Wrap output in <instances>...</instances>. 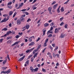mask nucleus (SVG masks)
<instances>
[{
    "label": "nucleus",
    "mask_w": 74,
    "mask_h": 74,
    "mask_svg": "<svg viewBox=\"0 0 74 74\" xmlns=\"http://www.w3.org/2000/svg\"><path fill=\"white\" fill-rule=\"evenodd\" d=\"M25 56L24 55L23 57L20 58L18 60V61L19 62H21V61H22L23 60V59L25 58Z\"/></svg>",
    "instance_id": "1"
},
{
    "label": "nucleus",
    "mask_w": 74,
    "mask_h": 74,
    "mask_svg": "<svg viewBox=\"0 0 74 74\" xmlns=\"http://www.w3.org/2000/svg\"><path fill=\"white\" fill-rule=\"evenodd\" d=\"M23 5V3H21V4L19 5L18 7V8H16V9H19L21 7H22V6Z\"/></svg>",
    "instance_id": "2"
},
{
    "label": "nucleus",
    "mask_w": 74,
    "mask_h": 74,
    "mask_svg": "<svg viewBox=\"0 0 74 74\" xmlns=\"http://www.w3.org/2000/svg\"><path fill=\"white\" fill-rule=\"evenodd\" d=\"M34 44H35V43L34 42H32L29 44V46H32L34 45Z\"/></svg>",
    "instance_id": "3"
},
{
    "label": "nucleus",
    "mask_w": 74,
    "mask_h": 74,
    "mask_svg": "<svg viewBox=\"0 0 74 74\" xmlns=\"http://www.w3.org/2000/svg\"><path fill=\"white\" fill-rule=\"evenodd\" d=\"M58 5V4H56L53 6V8L54 10H55L56 8V7Z\"/></svg>",
    "instance_id": "4"
},
{
    "label": "nucleus",
    "mask_w": 74,
    "mask_h": 74,
    "mask_svg": "<svg viewBox=\"0 0 74 74\" xmlns=\"http://www.w3.org/2000/svg\"><path fill=\"white\" fill-rule=\"evenodd\" d=\"M20 20L21 22H24L25 21V18H23L21 17L20 18Z\"/></svg>",
    "instance_id": "5"
},
{
    "label": "nucleus",
    "mask_w": 74,
    "mask_h": 74,
    "mask_svg": "<svg viewBox=\"0 0 74 74\" xmlns=\"http://www.w3.org/2000/svg\"><path fill=\"white\" fill-rule=\"evenodd\" d=\"M17 25H20L21 23V22L20 20H18L17 21Z\"/></svg>",
    "instance_id": "6"
},
{
    "label": "nucleus",
    "mask_w": 74,
    "mask_h": 74,
    "mask_svg": "<svg viewBox=\"0 0 74 74\" xmlns=\"http://www.w3.org/2000/svg\"><path fill=\"white\" fill-rule=\"evenodd\" d=\"M30 70H31L32 72H34V69H33V67L32 66H31L30 67Z\"/></svg>",
    "instance_id": "7"
},
{
    "label": "nucleus",
    "mask_w": 74,
    "mask_h": 74,
    "mask_svg": "<svg viewBox=\"0 0 74 74\" xmlns=\"http://www.w3.org/2000/svg\"><path fill=\"white\" fill-rule=\"evenodd\" d=\"M60 8V6H59L57 10V12H58V13H59L60 12V10L59 9Z\"/></svg>",
    "instance_id": "8"
},
{
    "label": "nucleus",
    "mask_w": 74,
    "mask_h": 74,
    "mask_svg": "<svg viewBox=\"0 0 74 74\" xmlns=\"http://www.w3.org/2000/svg\"><path fill=\"white\" fill-rule=\"evenodd\" d=\"M7 60L6 59L3 61V66H4V65H5V64L6 63V62H7Z\"/></svg>",
    "instance_id": "9"
},
{
    "label": "nucleus",
    "mask_w": 74,
    "mask_h": 74,
    "mask_svg": "<svg viewBox=\"0 0 74 74\" xmlns=\"http://www.w3.org/2000/svg\"><path fill=\"white\" fill-rule=\"evenodd\" d=\"M18 43H19V42H15V43H14L12 45V47H13V46H14V45H15L16 44H18Z\"/></svg>",
    "instance_id": "10"
},
{
    "label": "nucleus",
    "mask_w": 74,
    "mask_h": 74,
    "mask_svg": "<svg viewBox=\"0 0 74 74\" xmlns=\"http://www.w3.org/2000/svg\"><path fill=\"white\" fill-rule=\"evenodd\" d=\"M51 30L50 29V30H49V31H48L47 32V34H49V33H51V34H52L53 32H51Z\"/></svg>",
    "instance_id": "11"
},
{
    "label": "nucleus",
    "mask_w": 74,
    "mask_h": 74,
    "mask_svg": "<svg viewBox=\"0 0 74 74\" xmlns=\"http://www.w3.org/2000/svg\"><path fill=\"white\" fill-rule=\"evenodd\" d=\"M30 27V25H26L25 27L27 29H29V27Z\"/></svg>",
    "instance_id": "12"
},
{
    "label": "nucleus",
    "mask_w": 74,
    "mask_h": 74,
    "mask_svg": "<svg viewBox=\"0 0 74 74\" xmlns=\"http://www.w3.org/2000/svg\"><path fill=\"white\" fill-rule=\"evenodd\" d=\"M48 10L49 11V12H51V10H52V7H50L48 8Z\"/></svg>",
    "instance_id": "13"
},
{
    "label": "nucleus",
    "mask_w": 74,
    "mask_h": 74,
    "mask_svg": "<svg viewBox=\"0 0 74 74\" xmlns=\"http://www.w3.org/2000/svg\"><path fill=\"white\" fill-rule=\"evenodd\" d=\"M60 11L61 12H64V10L63 7L61 8Z\"/></svg>",
    "instance_id": "14"
},
{
    "label": "nucleus",
    "mask_w": 74,
    "mask_h": 74,
    "mask_svg": "<svg viewBox=\"0 0 74 74\" xmlns=\"http://www.w3.org/2000/svg\"><path fill=\"white\" fill-rule=\"evenodd\" d=\"M11 72V69H9L7 71H6L7 74H9Z\"/></svg>",
    "instance_id": "15"
},
{
    "label": "nucleus",
    "mask_w": 74,
    "mask_h": 74,
    "mask_svg": "<svg viewBox=\"0 0 74 74\" xmlns=\"http://www.w3.org/2000/svg\"><path fill=\"white\" fill-rule=\"evenodd\" d=\"M45 27H47V26H49V23H46L44 24Z\"/></svg>",
    "instance_id": "16"
},
{
    "label": "nucleus",
    "mask_w": 74,
    "mask_h": 74,
    "mask_svg": "<svg viewBox=\"0 0 74 74\" xmlns=\"http://www.w3.org/2000/svg\"><path fill=\"white\" fill-rule=\"evenodd\" d=\"M65 36V35L64 34H62L60 37V38H64Z\"/></svg>",
    "instance_id": "17"
},
{
    "label": "nucleus",
    "mask_w": 74,
    "mask_h": 74,
    "mask_svg": "<svg viewBox=\"0 0 74 74\" xmlns=\"http://www.w3.org/2000/svg\"><path fill=\"white\" fill-rule=\"evenodd\" d=\"M16 15V12L13 15V18H14V17L15 16V15Z\"/></svg>",
    "instance_id": "18"
},
{
    "label": "nucleus",
    "mask_w": 74,
    "mask_h": 74,
    "mask_svg": "<svg viewBox=\"0 0 74 74\" xmlns=\"http://www.w3.org/2000/svg\"><path fill=\"white\" fill-rule=\"evenodd\" d=\"M52 34H50L48 36V37L50 38L51 37H52Z\"/></svg>",
    "instance_id": "19"
},
{
    "label": "nucleus",
    "mask_w": 74,
    "mask_h": 74,
    "mask_svg": "<svg viewBox=\"0 0 74 74\" xmlns=\"http://www.w3.org/2000/svg\"><path fill=\"white\" fill-rule=\"evenodd\" d=\"M7 68V67H6L5 68V67H2V69H3V70H5Z\"/></svg>",
    "instance_id": "20"
},
{
    "label": "nucleus",
    "mask_w": 74,
    "mask_h": 74,
    "mask_svg": "<svg viewBox=\"0 0 74 74\" xmlns=\"http://www.w3.org/2000/svg\"><path fill=\"white\" fill-rule=\"evenodd\" d=\"M32 56H33V55H30L28 57V59H29V58L32 57Z\"/></svg>",
    "instance_id": "21"
},
{
    "label": "nucleus",
    "mask_w": 74,
    "mask_h": 74,
    "mask_svg": "<svg viewBox=\"0 0 74 74\" xmlns=\"http://www.w3.org/2000/svg\"><path fill=\"white\" fill-rule=\"evenodd\" d=\"M69 0H67L66 2H65L64 3V4H67V3H68V2L69 1Z\"/></svg>",
    "instance_id": "22"
},
{
    "label": "nucleus",
    "mask_w": 74,
    "mask_h": 74,
    "mask_svg": "<svg viewBox=\"0 0 74 74\" xmlns=\"http://www.w3.org/2000/svg\"><path fill=\"white\" fill-rule=\"evenodd\" d=\"M13 13V12H10L9 13V15H10V16Z\"/></svg>",
    "instance_id": "23"
},
{
    "label": "nucleus",
    "mask_w": 74,
    "mask_h": 74,
    "mask_svg": "<svg viewBox=\"0 0 74 74\" xmlns=\"http://www.w3.org/2000/svg\"><path fill=\"white\" fill-rule=\"evenodd\" d=\"M2 30H4V31H6V30H7V28H5L2 29Z\"/></svg>",
    "instance_id": "24"
},
{
    "label": "nucleus",
    "mask_w": 74,
    "mask_h": 74,
    "mask_svg": "<svg viewBox=\"0 0 74 74\" xmlns=\"http://www.w3.org/2000/svg\"><path fill=\"white\" fill-rule=\"evenodd\" d=\"M38 68H36L34 69V71H37V70H38Z\"/></svg>",
    "instance_id": "25"
},
{
    "label": "nucleus",
    "mask_w": 74,
    "mask_h": 74,
    "mask_svg": "<svg viewBox=\"0 0 74 74\" xmlns=\"http://www.w3.org/2000/svg\"><path fill=\"white\" fill-rule=\"evenodd\" d=\"M64 23L62 22L60 24V26H63V25H64Z\"/></svg>",
    "instance_id": "26"
},
{
    "label": "nucleus",
    "mask_w": 74,
    "mask_h": 74,
    "mask_svg": "<svg viewBox=\"0 0 74 74\" xmlns=\"http://www.w3.org/2000/svg\"><path fill=\"white\" fill-rule=\"evenodd\" d=\"M11 38H12V37H8L7 38V40H9V39H11Z\"/></svg>",
    "instance_id": "27"
},
{
    "label": "nucleus",
    "mask_w": 74,
    "mask_h": 74,
    "mask_svg": "<svg viewBox=\"0 0 74 74\" xmlns=\"http://www.w3.org/2000/svg\"><path fill=\"white\" fill-rule=\"evenodd\" d=\"M29 42H32V38H29Z\"/></svg>",
    "instance_id": "28"
},
{
    "label": "nucleus",
    "mask_w": 74,
    "mask_h": 74,
    "mask_svg": "<svg viewBox=\"0 0 74 74\" xmlns=\"http://www.w3.org/2000/svg\"><path fill=\"white\" fill-rule=\"evenodd\" d=\"M34 49V47L31 49H29V52H32V51H33V49Z\"/></svg>",
    "instance_id": "29"
},
{
    "label": "nucleus",
    "mask_w": 74,
    "mask_h": 74,
    "mask_svg": "<svg viewBox=\"0 0 74 74\" xmlns=\"http://www.w3.org/2000/svg\"><path fill=\"white\" fill-rule=\"evenodd\" d=\"M45 32H46V30H45L43 31V36H45Z\"/></svg>",
    "instance_id": "30"
},
{
    "label": "nucleus",
    "mask_w": 74,
    "mask_h": 74,
    "mask_svg": "<svg viewBox=\"0 0 74 74\" xmlns=\"http://www.w3.org/2000/svg\"><path fill=\"white\" fill-rule=\"evenodd\" d=\"M64 27L65 29L67 28V24H66L64 26Z\"/></svg>",
    "instance_id": "31"
},
{
    "label": "nucleus",
    "mask_w": 74,
    "mask_h": 74,
    "mask_svg": "<svg viewBox=\"0 0 74 74\" xmlns=\"http://www.w3.org/2000/svg\"><path fill=\"white\" fill-rule=\"evenodd\" d=\"M29 60H28L25 62V63L27 64H29Z\"/></svg>",
    "instance_id": "32"
},
{
    "label": "nucleus",
    "mask_w": 74,
    "mask_h": 74,
    "mask_svg": "<svg viewBox=\"0 0 74 74\" xmlns=\"http://www.w3.org/2000/svg\"><path fill=\"white\" fill-rule=\"evenodd\" d=\"M41 45H40L38 47L37 49H40V48L41 47Z\"/></svg>",
    "instance_id": "33"
},
{
    "label": "nucleus",
    "mask_w": 74,
    "mask_h": 74,
    "mask_svg": "<svg viewBox=\"0 0 74 74\" xmlns=\"http://www.w3.org/2000/svg\"><path fill=\"white\" fill-rule=\"evenodd\" d=\"M11 40H9L7 41L8 44H10L11 43Z\"/></svg>",
    "instance_id": "34"
},
{
    "label": "nucleus",
    "mask_w": 74,
    "mask_h": 74,
    "mask_svg": "<svg viewBox=\"0 0 74 74\" xmlns=\"http://www.w3.org/2000/svg\"><path fill=\"white\" fill-rule=\"evenodd\" d=\"M63 19V17H62L60 19V21H61V22H62V21Z\"/></svg>",
    "instance_id": "35"
},
{
    "label": "nucleus",
    "mask_w": 74,
    "mask_h": 74,
    "mask_svg": "<svg viewBox=\"0 0 74 74\" xmlns=\"http://www.w3.org/2000/svg\"><path fill=\"white\" fill-rule=\"evenodd\" d=\"M3 38L1 39H0V43H1V42H3Z\"/></svg>",
    "instance_id": "36"
},
{
    "label": "nucleus",
    "mask_w": 74,
    "mask_h": 74,
    "mask_svg": "<svg viewBox=\"0 0 74 74\" xmlns=\"http://www.w3.org/2000/svg\"><path fill=\"white\" fill-rule=\"evenodd\" d=\"M48 41V38H47L45 42H46V43H47Z\"/></svg>",
    "instance_id": "37"
},
{
    "label": "nucleus",
    "mask_w": 74,
    "mask_h": 74,
    "mask_svg": "<svg viewBox=\"0 0 74 74\" xmlns=\"http://www.w3.org/2000/svg\"><path fill=\"white\" fill-rule=\"evenodd\" d=\"M1 73H4V74H5L7 73L6 71H2L1 72Z\"/></svg>",
    "instance_id": "38"
},
{
    "label": "nucleus",
    "mask_w": 74,
    "mask_h": 74,
    "mask_svg": "<svg viewBox=\"0 0 74 74\" xmlns=\"http://www.w3.org/2000/svg\"><path fill=\"white\" fill-rule=\"evenodd\" d=\"M34 60V58H33V57H32L31 58V61L32 62H33Z\"/></svg>",
    "instance_id": "39"
},
{
    "label": "nucleus",
    "mask_w": 74,
    "mask_h": 74,
    "mask_svg": "<svg viewBox=\"0 0 74 74\" xmlns=\"http://www.w3.org/2000/svg\"><path fill=\"white\" fill-rule=\"evenodd\" d=\"M29 52H30L29 49H28L25 51V52H26V53H29Z\"/></svg>",
    "instance_id": "40"
},
{
    "label": "nucleus",
    "mask_w": 74,
    "mask_h": 74,
    "mask_svg": "<svg viewBox=\"0 0 74 74\" xmlns=\"http://www.w3.org/2000/svg\"><path fill=\"white\" fill-rule=\"evenodd\" d=\"M19 37V36L18 35H16L15 36V38H18Z\"/></svg>",
    "instance_id": "41"
},
{
    "label": "nucleus",
    "mask_w": 74,
    "mask_h": 74,
    "mask_svg": "<svg viewBox=\"0 0 74 74\" xmlns=\"http://www.w3.org/2000/svg\"><path fill=\"white\" fill-rule=\"evenodd\" d=\"M46 46H47V43H46L45 42L44 43V47H45Z\"/></svg>",
    "instance_id": "42"
},
{
    "label": "nucleus",
    "mask_w": 74,
    "mask_h": 74,
    "mask_svg": "<svg viewBox=\"0 0 74 74\" xmlns=\"http://www.w3.org/2000/svg\"><path fill=\"white\" fill-rule=\"evenodd\" d=\"M7 58H8L9 60H10V57H9V55H8V54L7 55Z\"/></svg>",
    "instance_id": "43"
},
{
    "label": "nucleus",
    "mask_w": 74,
    "mask_h": 74,
    "mask_svg": "<svg viewBox=\"0 0 74 74\" xmlns=\"http://www.w3.org/2000/svg\"><path fill=\"white\" fill-rule=\"evenodd\" d=\"M56 3V1H53L52 3H51V5H53V4H55Z\"/></svg>",
    "instance_id": "44"
},
{
    "label": "nucleus",
    "mask_w": 74,
    "mask_h": 74,
    "mask_svg": "<svg viewBox=\"0 0 74 74\" xmlns=\"http://www.w3.org/2000/svg\"><path fill=\"white\" fill-rule=\"evenodd\" d=\"M12 4V2H9L8 4L7 5H11Z\"/></svg>",
    "instance_id": "45"
},
{
    "label": "nucleus",
    "mask_w": 74,
    "mask_h": 74,
    "mask_svg": "<svg viewBox=\"0 0 74 74\" xmlns=\"http://www.w3.org/2000/svg\"><path fill=\"white\" fill-rule=\"evenodd\" d=\"M32 8L33 10H36V9L37 8L36 7L33 6Z\"/></svg>",
    "instance_id": "46"
},
{
    "label": "nucleus",
    "mask_w": 74,
    "mask_h": 74,
    "mask_svg": "<svg viewBox=\"0 0 74 74\" xmlns=\"http://www.w3.org/2000/svg\"><path fill=\"white\" fill-rule=\"evenodd\" d=\"M3 20L4 22H5L7 21V19H5V18L4 19H3Z\"/></svg>",
    "instance_id": "47"
},
{
    "label": "nucleus",
    "mask_w": 74,
    "mask_h": 74,
    "mask_svg": "<svg viewBox=\"0 0 74 74\" xmlns=\"http://www.w3.org/2000/svg\"><path fill=\"white\" fill-rule=\"evenodd\" d=\"M18 34H19V35H21V36H22V35L23 34V33L21 32V33H20V32H19Z\"/></svg>",
    "instance_id": "48"
},
{
    "label": "nucleus",
    "mask_w": 74,
    "mask_h": 74,
    "mask_svg": "<svg viewBox=\"0 0 74 74\" xmlns=\"http://www.w3.org/2000/svg\"><path fill=\"white\" fill-rule=\"evenodd\" d=\"M49 57H50L51 59H52V55H51V54H50L49 55Z\"/></svg>",
    "instance_id": "49"
},
{
    "label": "nucleus",
    "mask_w": 74,
    "mask_h": 74,
    "mask_svg": "<svg viewBox=\"0 0 74 74\" xmlns=\"http://www.w3.org/2000/svg\"><path fill=\"white\" fill-rule=\"evenodd\" d=\"M40 40V38H38V39H37V40L36 41V42H38V41H39Z\"/></svg>",
    "instance_id": "50"
},
{
    "label": "nucleus",
    "mask_w": 74,
    "mask_h": 74,
    "mask_svg": "<svg viewBox=\"0 0 74 74\" xmlns=\"http://www.w3.org/2000/svg\"><path fill=\"white\" fill-rule=\"evenodd\" d=\"M26 10V9H23L22 10H21L20 11H23H23H25Z\"/></svg>",
    "instance_id": "51"
},
{
    "label": "nucleus",
    "mask_w": 74,
    "mask_h": 74,
    "mask_svg": "<svg viewBox=\"0 0 74 74\" xmlns=\"http://www.w3.org/2000/svg\"><path fill=\"white\" fill-rule=\"evenodd\" d=\"M53 55L54 58H55V57H56V55L54 53H53Z\"/></svg>",
    "instance_id": "52"
},
{
    "label": "nucleus",
    "mask_w": 74,
    "mask_h": 74,
    "mask_svg": "<svg viewBox=\"0 0 74 74\" xmlns=\"http://www.w3.org/2000/svg\"><path fill=\"white\" fill-rule=\"evenodd\" d=\"M42 71H43V72H46V71H45V69H42Z\"/></svg>",
    "instance_id": "53"
},
{
    "label": "nucleus",
    "mask_w": 74,
    "mask_h": 74,
    "mask_svg": "<svg viewBox=\"0 0 74 74\" xmlns=\"http://www.w3.org/2000/svg\"><path fill=\"white\" fill-rule=\"evenodd\" d=\"M12 33L13 34H15V32H13V31H12Z\"/></svg>",
    "instance_id": "54"
},
{
    "label": "nucleus",
    "mask_w": 74,
    "mask_h": 74,
    "mask_svg": "<svg viewBox=\"0 0 74 74\" xmlns=\"http://www.w3.org/2000/svg\"><path fill=\"white\" fill-rule=\"evenodd\" d=\"M45 49H46V48H45L44 50L42 51V53H44L45 52Z\"/></svg>",
    "instance_id": "55"
},
{
    "label": "nucleus",
    "mask_w": 74,
    "mask_h": 74,
    "mask_svg": "<svg viewBox=\"0 0 74 74\" xmlns=\"http://www.w3.org/2000/svg\"><path fill=\"white\" fill-rule=\"evenodd\" d=\"M19 55L20 56H23V53H22V54H19Z\"/></svg>",
    "instance_id": "56"
},
{
    "label": "nucleus",
    "mask_w": 74,
    "mask_h": 74,
    "mask_svg": "<svg viewBox=\"0 0 74 74\" xmlns=\"http://www.w3.org/2000/svg\"><path fill=\"white\" fill-rule=\"evenodd\" d=\"M9 26L10 27H11L12 26V24H11V23H10L9 24Z\"/></svg>",
    "instance_id": "57"
},
{
    "label": "nucleus",
    "mask_w": 74,
    "mask_h": 74,
    "mask_svg": "<svg viewBox=\"0 0 74 74\" xmlns=\"http://www.w3.org/2000/svg\"><path fill=\"white\" fill-rule=\"evenodd\" d=\"M24 40H25V42H27V40L26 38H25Z\"/></svg>",
    "instance_id": "58"
},
{
    "label": "nucleus",
    "mask_w": 74,
    "mask_h": 74,
    "mask_svg": "<svg viewBox=\"0 0 74 74\" xmlns=\"http://www.w3.org/2000/svg\"><path fill=\"white\" fill-rule=\"evenodd\" d=\"M8 7L9 8H12V6H8Z\"/></svg>",
    "instance_id": "59"
},
{
    "label": "nucleus",
    "mask_w": 74,
    "mask_h": 74,
    "mask_svg": "<svg viewBox=\"0 0 74 74\" xmlns=\"http://www.w3.org/2000/svg\"><path fill=\"white\" fill-rule=\"evenodd\" d=\"M53 23H52L50 24V26H52L53 25Z\"/></svg>",
    "instance_id": "60"
},
{
    "label": "nucleus",
    "mask_w": 74,
    "mask_h": 74,
    "mask_svg": "<svg viewBox=\"0 0 74 74\" xmlns=\"http://www.w3.org/2000/svg\"><path fill=\"white\" fill-rule=\"evenodd\" d=\"M58 49V46H56V49H54L55 50H57Z\"/></svg>",
    "instance_id": "61"
},
{
    "label": "nucleus",
    "mask_w": 74,
    "mask_h": 74,
    "mask_svg": "<svg viewBox=\"0 0 74 74\" xmlns=\"http://www.w3.org/2000/svg\"><path fill=\"white\" fill-rule=\"evenodd\" d=\"M29 21H31V20H30V18H28L27 21V22H29Z\"/></svg>",
    "instance_id": "62"
},
{
    "label": "nucleus",
    "mask_w": 74,
    "mask_h": 74,
    "mask_svg": "<svg viewBox=\"0 0 74 74\" xmlns=\"http://www.w3.org/2000/svg\"><path fill=\"white\" fill-rule=\"evenodd\" d=\"M56 56H57V58H59V54H56Z\"/></svg>",
    "instance_id": "63"
},
{
    "label": "nucleus",
    "mask_w": 74,
    "mask_h": 74,
    "mask_svg": "<svg viewBox=\"0 0 74 74\" xmlns=\"http://www.w3.org/2000/svg\"><path fill=\"white\" fill-rule=\"evenodd\" d=\"M52 46L53 47H55V44H52Z\"/></svg>",
    "instance_id": "64"
}]
</instances>
